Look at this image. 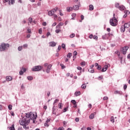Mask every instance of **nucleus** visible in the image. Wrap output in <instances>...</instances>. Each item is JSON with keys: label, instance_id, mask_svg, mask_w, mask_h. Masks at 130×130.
Returning <instances> with one entry per match:
<instances>
[{"label": "nucleus", "instance_id": "f257e3e1", "mask_svg": "<svg viewBox=\"0 0 130 130\" xmlns=\"http://www.w3.org/2000/svg\"><path fill=\"white\" fill-rule=\"evenodd\" d=\"M10 47V44H6L5 43H2L0 45V51H6Z\"/></svg>", "mask_w": 130, "mask_h": 130}, {"label": "nucleus", "instance_id": "f03ea898", "mask_svg": "<svg viewBox=\"0 0 130 130\" xmlns=\"http://www.w3.org/2000/svg\"><path fill=\"white\" fill-rule=\"evenodd\" d=\"M31 114H32V112H30V113H25V116L22 117L21 119V121H23V120H25V122L29 121V122H30Z\"/></svg>", "mask_w": 130, "mask_h": 130}, {"label": "nucleus", "instance_id": "7ed1b4c3", "mask_svg": "<svg viewBox=\"0 0 130 130\" xmlns=\"http://www.w3.org/2000/svg\"><path fill=\"white\" fill-rule=\"evenodd\" d=\"M43 69V67L41 66H34L31 68L32 72H40Z\"/></svg>", "mask_w": 130, "mask_h": 130}, {"label": "nucleus", "instance_id": "20e7f679", "mask_svg": "<svg viewBox=\"0 0 130 130\" xmlns=\"http://www.w3.org/2000/svg\"><path fill=\"white\" fill-rule=\"evenodd\" d=\"M30 123L29 121H26L25 120H23L21 122L20 124L23 126V128H26L27 129H29V126H27Z\"/></svg>", "mask_w": 130, "mask_h": 130}, {"label": "nucleus", "instance_id": "39448f33", "mask_svg": "<svg viewBox=\"0 0 130 130\" xmlns=\"http://www.w3.org/2000/svg\"><path fill=\"white\" fill-rule=\"evenodd\" d=\"M128 49V47L125 46L120 49V51H121L122 54L125 55L126 54V52L127 51Z\"/></svg>", "mask_w": 130, "mask_h": 130}, {"label": "nucleus", "instance_id": "423d86ee", "mask_svg": "<svg viewBox=\"0 0 130 130\" xmlns=\"http://www.w3.org/2000/svg\"><path fill=\"white\" fill-rule=\"evenodd\" d=\"M31 115L30 116V119H36L37 118V114L36 112H31Z\"/></svg>", "mask_w": 130, "mask_h": 130}, {"label": "nucleus", "instance_id": "0eeeda50", "mask_svg": "<svg viewBox=\"0 0 130 130\" xmlns=\"http://www.w3.org/2000/svg\"><path fill=\"white\" fill-rule=\"evenodd\" d=\"M25 72H26V68H24V67H22V69H21V70L19 71L20 76H23Z\"/></svg>", "mask_w": 130, "mask_h": 130}, {"label": "nucleus", "instance_id": "6e6552de", "mask_svg": "<svg viewBox=\"0 0 130 130\" xmlns=\"http://www.w3.org/2000/svg\"><path fill=\"white\" fill-rule=\"evenodd\" d=\"M81 5V3L80 2L78 3V5H75L73 6V9L74 11H78L79 9H80V5Z\"/></svg>", "mask_w": 130, "mask_h": 130}, {"label": "nucleus", "instance_id": "1a4fd4ad", "mask_svg": "<svg viewBox=\"0 0 130 130\" xmlns=\"http://www.w3.org/2000/svg\"><path fill=\"white\" fill-rule=\"evenodd\" d=\"M52 67V65L51 64H49L47 67V69H46V73L47 74H49V73H50V70L51 69V68Z\"/></svg>", "mask_w": 130, "mask_h": 130}, {"label": "nucleus", "instance_id": "9d476101", "mask_svg": "<svg viewBox=\"0 0 130 130\" xmlns=\"http://www.w3.org/2000/svg\"><path fill=\"white\" fill-rule=\"evenodd\" d=\"M49 46H51V47H54L55 46H56V43L54 41L50 42L49 43Z\"/></svg>", "mask_w": 130, "mask_h": 130}, {"label": "nucleus", "instance_id": "9b49d317", "mask_svg": "<svg viewBox=\"0 0 130 130\" xmlns=\"http://www.w3.org/2000/svg\"><path fill=\"white\" fill-rule=\"evenodd\" d=\"M110 24L111 25V26H113V27H115L117 25V24H116V23L111 20H110Z\"/></svg>", "mask_w": 130, "mask_h": 130}, {"label": "nucleus", "instance_id": "f8f14e48", "mask_svg": "<svg viewBox=\"0 0 130 130\" xmlns=\"http://www.w3.org/2000/svg\"><path fill=\"white\" fill-rule=\"evenodd\" d=\"M114 94H115L116 95H117V94H118L119 95H122V91L119 90H115L114 91Z\"/></svg>", "mask_w": 130, "mask_h": 130}, {"label": "nucleus", "instance_id": "ddd939ff", "mask_svg": "<svg viewBox=\"0 0 130 130\" xmlns=\"http://www.w3.org/2000/svg\"><path fill=\"white\" fill-rule=\"evenodd\" d=\"M118 9L120 11H124L125 10V7L123 5H120Z\"/></svg>", "mask_w": 130, "mask_h": 130}, {"label": "nucleus", "instance_id": "4468645a", "mask_svg": "<svg viewBox=\"0 0 130 130\" xmlns=\"http://www.w3.org/2000/svg\"><path fill=\"white\" fill-rule=\"evenodd\" d=\"M74 10V7H68L67 8V12H71V11H73Z\"/></svg>", "mask_w": 130, "mask_h": 130}, {"label": "nucleus", "instance_id": "2eb2a0df", "mask_svg": "<svg viewBox=\"0 0 130 130\" xmlns=\"http://www.w3.org/2000/svg\"><path fill=\"white\" fill-rule=\"evenodd\" d=\"M129 26H130V22L125 23V24H124V27L125 28H129Z\"/></svg>", "mask_w": 130, "mask_h": 130}, {"label": "nucleus", "instance_id": "dca6fc26", "mask_svg": "<svg viewBox=\"0 0 130 130\" xmlns=\"http://www.w3.org/2000/svg\"><path fill=\"white\" fill-rule=\"evenodd\" d=\"M6 81L10 82V81H12V80H13V77H12L11 76H7L6 77Z\"/></svg>", "mask_w": 130, "mask_h": 130}, {"label": "nucleus", "instance_id": "f3484780", "mask_svg": "<svg viewBox=\"0 0 130 130\" xmlns=\"http://www.w3.org/2000/svg\"><path fill=\"white\" fill-rule=\"evenodd\" d=\"M8 128H9L10 130H15V124H13L12 125V126L8 127Z\"/></svg>", "mask_w": 130, "mask_h": 130}, {"label": "nucleus", "instance_id": "a211bd4d", "mask_svg": "<svg viewBox=\"0 0 130 130\" xmlns=\"http://www.w3.org/2000/svg\"><path fill=\"white\" fill-rule=\"evenodd\" d=\"M52 114H56V113L55 112V105H54L53 106V109H52Z\"/></svg>", "mask_w": 130, "mask_h": 130}, {"label": "nucleus", "instance_id": "6ab92c4d", "mask_svg": "<svg viewBox=\"0 0 130 130\" xmlns=\"http://www.w3.org/2000/svg\"><path fill=\"white\" fill-rule=\"evenodd\" d=\"M111 21H113L115 23H117L118 21L117 19H116V18L115 17H113L112 19H110Z\"/></svg>", "mask_w": 130, "mask_h": 130}, {"label": "nucleus", "instance_id": "aec40b11", "mask_svg": "<svg viewBox=\"0 0 130 130\" xmlns=\"http://www.w3.org/2000/svg\"><path fill=\"white\" fill-rule=\"evenodd\" d=\"M125 28L124 26V27L121 26V27H120V31L121 32H122V33H123V32H124V31H125Z\"/></svg>", "mask_w": 130, "mask_h": 130}, {"label": "nucleus", "instance_id": "412c9836", "mask_svg": "<svg viewBox=\"0 0 130 130\" xmlns=\"http://www.w3.org/2000/svg\"><path fill=\"white\" fill-rule=\"evenodd\" d=\"M48 16H50V17H51L52 16H53V12H52V11L51 10L48 12Z\"/></svg>", "mask_w": 130, "mask_h": 130}, {"label": "nucleus", "instance_id": "4be33fe9", "mask_svg": "<svg viewBox=\"0 0 130 130\" xmlns=\"http://www.w3.org/2000/svg\"><path fill=\"white\" fill-rule=\"evenodd\" d=\"M75 96L77 97L79 96V95H81V92L80 91H76L75 93Z\"/></svg>", "mask_w": 130, "mask_h": 130}, {"label": "nucleus", "instance_id": "5701e85b", "mask_svg": "<svg viewBox=\"0 0 130 130\" xmlns=\"http://www.w3.org/2000/svg\"><path fill=\"white\" fill-rule=\"evenodd\" d=\"M94 10V6L92 5H89V11H93Z\"/></svg>", "mask_w": 130, "mask_h": 130}, {"label": "nucleus", "instance_id": "b1692460", "mask_svg": "<svg viewBox=\"0 0 130 130\" xmlns=\"http://www.w3.org/2000/svg\"><path fill=\"white\" fill-rule=\"evenodd\" d=\"M110 67V64H108V65H105L104 66V69H105V70H106V71H107V70H108V67Z\"/></svg>", "mask_w": 130, "mask_h": 130}, {"label": "nucleus", "instance_id": "393cba45", "mask_svg": "<svg viewBox=\"0 0 130 130\" xmlns=\"http://www.w3.org/2000/svg\"><path fill=\"white\" fill-rule=\"evenodd\" d=\"M27 79L28 81H32V80H33V77L31 76H27Z\"/></svg>", "mask_w": 130, "mask_h": 130}, {"label": "nucleus", "instance_id": "a878e982", "mask_svg": "<svg viewBox=\"0 0 130 130\" xmlns=\"http://www.w3.org/2000/svg\"><path fill=\"white\" fill-rule=\"evenodd\" d=\"M94 114L92 113L89 115V118L90 119H93V118H94Z\"/></svg>", "mask_w": 130, "mask_h": 130}, {"label": "nucleus", "instance_id": "bb28decb", "mask_svg": "<svg viewBox=\"0 0 130 130\" xmlns=\"http://www.w3.org/2000/svg\"><path fill=\"white\" fill-rule=\"evenodd\" d=\"M120 6H119V3H115V7L116 8V9H119Z\"/></svg>", "mask_w": 130, "mask_h": 130}, {"label": "nucleus", "instance_id": "cd10ccee", "mask_svg": "<svg viewBox=\"0 0 130 130\" xmlns=\"http://www.w3.org/2000/svg\"><path fill=\"white\" fill-rule=\"evenodd\" d=\"M8 108L9 110H12V109H13V106H12V105H9Z\"/></svg>", "mask_w": 130, "mask_h": 130}, {"label": "nucleus", "instance_id": "c85d7f7f", "mask_svg": "<svg viewBox=\"0 0 130 130\" xmlns=\"http://www.w3.org/2000/svg\"><path fill=\"white\" fill-rule=\"evenodd\" d=\"M71 103H73V105H76V104H77V102L75 100H72L71 101Z\"/></svg>", "mask_w": 130, "mask_h": 130}, {"label": "nucleus", "instance_id": "c756f323", "mask_svg": "<svg viewBox=\"0 0 130 130\" xmlns=\"http://www.w3.org/2000/svg\"><path fill=\"white\" fill-rule=\"evenodd\" d=\"M69 109V106L66 107L63 110V112H67L68 111V109Z\"/></svg>", "mask_w": 130, "mask_h": 130}, {"label": "nucleus", "instance_id": "7c9ffc66", "mask_svg": "<svg viewBox=\"0 0 130 130\" xmlns=\"http://www.w3.org/2000/svg\"><path fill=\"white\" fill-rule=\"evenodd\" d=\"M53 14L57 11V7H56L55 8H54L53 10H51Z\"/></svg>", "mask_w": 130, "mask_h": 130}, {"label": "nucleus", "instance_id": "2f4dec72", "mask_svg": "<svg viewBox=\"0 0 130 130\" xmlns=\"http://www.w3.org/2000/svg\"><path fill=\"white\" fill-rule=\"evenodd\" d=\"M80 64L82 66V67H85V66H86V62L82 61L81 62Z\"/></svg>", "mask_w": 130, "mask_h": 130}, {"label": "nucleus", "instance_id": "473e14b6", "mask_svg": "<svg viewBox=\"0 0 130 130\" xmlns=\"http://www.w3.org/2000/svg\"><path fill=\"white\" fill-rule=\"evenodd\" d=\"M61 47L63 49H64V50H66V44L62 43L61 44Z\"/></svg>", "mask_w": 130, "mask_h": 130}, {"label": "nucleus", "instance_id": "72a5a7b5", "mask_svg": "<svg viewBox=\"0 0 130 130\" xmlns=\"http://www.w3.org/2000/svg\"><path fill=\"white\" fill-rule=\"evenodd\" d=\"M67 56L68 58H71V57H72V53H69L67 54Z\"/></svg>", "mask_w": 130, "mask_h": 130}, {"label": "nucleus", "instance_id": "f704fd0d", "mask_svg": "<svg viewBox=\"0 0 130 130\" xmlns=\"http://www.w3.org/2000/svg\"><path fill=\"white\" fill-rule=\"evenodd\" d=\"M88 72H89V73H91V74L94 73V69H91V70H88Z\"/></svg>", "mask_w": 130, "mask_h": 130}, {"label": "nucleus", "instance_id": "c9c22d12", "mask_svg": "<svg viewBox=\"0 0 130 130\" xmlns=\"http://www.w3.org/2000/svg\"><path fill=\"white\" fill-rule=\"evenodd\" d=\"M124 13L126 15H129V13H130L129 11L128 10H125Z\"/></svg>", "mask_w": 130, "mask_h": 130}, {"label": "nucleus", "instance_id": "e433bc0d", "mask_svg": "<svg viewBox=\"0 0 130 130\" xmlns=\"http://www.w3.org/2000/svg\"><path fill=\"white\" fill-rule=\"evenodd\" d=\"M60 67H61L62 70H63V69H66V66H65L64 65H63V64L61 63V64H60Z\"/></svg>", "mask_w": 130, "mask_h": 130}, {"label": "nucleus", "instance_id": "4c0bfd02", "mask_svg": "<svg viewBox=\"0 0 130 130\" xmlns=\"http://www.w3.org/2000/svg\"><path fill=\"white\" fill-rule=\"evenodd\" d=\"M110 121L112 122V123H114V117H113V116H112L111 117Z\"/></svg>", "mask_w": 130, "mask_h": 130}, {"label": "nucleus", "instance_id": "58836bf2", "mask_svg": "<svg viewBox=\"0 0 130 130\" xmlns=\"http://www.w3.org/2000/svg\"><path fill=\"white\" fill-rule=\"evenodd\" d=\"M28 21H29L30 24H31V23H32V22H33V19L31 17H29L28 18Z\"/></svg>", "mask_w": 130, "mask_h": 130}, {"label": "nucleus", "instance_id": "ea45409f", "mask_svg": "<svg viewBox=\"0 0 130 130\" xmlns=\"http://www.w3.org/2000/svg\"><path fill=\"white\" fill-rule=\"evenodd\" d=\"M86 87H87V86H86V84H83L81 85V88L82 89H86Z\"/></svg>", "mask_w": 130, "mask_h": 130}, {"label": "nucleus", "instance_id": "a19ab883", "mask_svg": "<svg viewBox=\"0 0 130 130\" xmlns=\"http://www.w3.org/2000/svg\"><path fill=\"white\" fill-rule=\"evenodd\" d=\"M22 49H23V47L22 46H19L18 47V51H21V50H22Z\"/></svg>", "mask_w": 130, "mask_h": 130}, {"label": "nucleus", "instance_id": "79ce46f5", "mask_svg": "<svg viewBox=\"0 0 130 130\" xmlns=\"http://www.w3.org/2000/svg\"><path fill=\"white\" fill-rule=\"evenodd\" d=\"M75 34H72L70 35V38H74V37H75Z\"/></svg>", "mask_w": 130, "mask_h": 130}, {"label": "nucleus", "instance_id": "37998d69", "mask_svg": "<svg viewBox=\"0 0 130 130\" xmlns=\"http://www.w3.org/2000/svg\"><path fill=\"white\" fill-rule=\"evenodd\" d=\"M73 55L74 56H76V55H78V52H77V51H74L73 52Z\"/></svg>", "mask_w": 130, "mask_h": 130}, {"label": "nucleus", "instance_id": "c03bdc74", "mask_svg": "<svg viewBox=\"0 0 130 130\" xmlns=\"http://www.w3.org/2000/svg\"><path fill=\"white\" fill-rule=\"evenodd\" d=\"M93 39H94V40H98V37L97 36H93Z\"/></svg>", "mask_w": 130, "mask_h": 130}, {"label": "nucleus", "instance_id": "a18cd8bd", "mask_svg": "<svg viewBox=\"0 0 130 130\" xmlns=\"http://www.w3.org/2000/svg\"><path fill=\"white\" fill-rule=\"evenodd\" d=\"M39 34H42V28H41L39 29Z\"/></svg>", "mask_w": 130, "mask_h": 130}, {"label": "nucleus", "instance_id": "49530a36", "mask_svg": "<svg viewBox=\"0 0 130 130\" xmlns=\"http://www.w3.org/2000/svg\"><path fill=\"white\" fill-rule=\"evenodd\" d=\"M61 103H59V104H58V106H59V108L60 109H61L62 108V106H61Z\"/></svg>", "mask_w": 130, "mask_h": 130}, {"label": "nucleus", "instance_id": "de8ad7c7", "mask_svg": "<svg viewBox=\"0 0 130 130\" xmlns=\"http://www.w3.org/2000/svg\"><path fill=\"white\" fill-rule=\"evenodd\" d=\"M27 33H29V34H31V29L28 28L27 29Z\"/></svg>", "mask_w": 130, "mask_h": 130}, {"label": "nucleus", "instance_id": "09e8293b", "mask_svg": "<svg viewBox=\"0 0 130 130\" xmlns=\"http://www.w3.org/2000/svg\"><path fill=\"white\" fill-rule=\"evenodd\" d=\"M106 35H107V34H106L105 35L102 36V39H103V40L106 39Z\"/></svg>", "mask_w": 130, "mask_h": 130}, {"label": "nucleus", "instance_id": "8fccbe9b", "mask_svg": "<svg viewBox=\"0 0 130 130\" xmlns=\"http://www.w3.org/2000/svg\"><path fill=\"white\" fill-rule=\"evenodd\" d=\"M57 101H58V100L56 99L53 103V106H54V104H55V103H57Z\"/></svg>", "mask_w": 130, "mask_h": 130}, {"label": "nucleus", "instance_id": "3c124183", "mask_svg": "<svg viewBox=\"0 0 130 130\" xmlns=\"http://www.w3.org/2000/svg\"><path fill=\"white\" fill-rule=\"evenodd\" d=\"M44 125L45 126H46L47 127H48V126H49V124H48V123H47L46 122L44 123Z\"/></svg>", "mask_w": 130, "mask_h": 130}, {"label": "nucleus", "instance_id": "603ef678", "mask_svg": "<svg viewBox=\"0 0 130 130\" xmlns=\"http://www.w3.org/2000/svg\"><path fill=\"white\" fill-rule=\"evenodd\" d=\"M60 31H61L60 29H56V30H55V32H56V33H57V34H58V33H59V32H60Z\"/></svg>", "mask_w": 130, "mask_h": 130}, {"label": "nucleus", "instance_id": "864d4df0", "mask_svg": "<svg viewBox=\"0 0 130 130\" xmlns=\"http://www.w3.org/2000/svg\"><path fill=\"white\" fill-rule=\"evenodd\" d=\"M76 16H77V14L76 13H72V17L73 18H75Z\"/></svg>", "mask_w": 130, "mask_h": 130}, {"label": "nucleus", "instance_id": "5fc2aeb1", "mask_svg": "<svg viewBox=\"0 0 130 130\" xmlns=\"http://www.w3.org/2000/svg\"><path fill=\"white\" fill-rule=\"evenodd\" d=\"M9 1L10 0H3V4H6V3H8Z\"/></svg>", "mask_w": 130, "mask_h": 130}, {"label": "nucleus", "instance_id": "6e6d98bb", "mask_svg": "<svg viewBox=\"0 0 130 130\" xmlns=\"http://www.w3.org/2000/svg\"><path fill=\"white\" fill-rule=\"evenodd\" d=\"M126 88H127V85L126 84H125L124 86H123V89L124 90H126Z\"/></svg>", "mask_w": 130, "mask_h": 130}, {"label": "nucleus", "instance_id": "4d7b16f0", "mask_svg": "<svg viewBox=\"0 0 130 130\" xmlns=\"http://www.w3.org/2000/svg\"><path fill=\"white\" fill-rule=\"evenodd\" d=\"M106 70H105V68H104V67L103 68V69H102L101 72H102V73H104V72H106Z\"/></svg>", "mask_w": 130, "mask_h": 130}, {"label": "nucleus", "instance_id": "13d9d810", "mask_svg": "<svg viewBox=\"0 0 130 130\" xmlns=\"http://www.w3.org/2000/svg\"><path fill=\"white\" fill-rule=\"evenodd\" d=\"M97 70H98L99 71H100V70H101V66L99 65V66L97 67Z\"/></svg>", "mask_w": 130, "mask_h": 130}, {"label": "nucleus", "instance_id": "bf43d9fd", "mask_svg": "<svg viewBox=\"0 0 130 130\" xmlns=\"http://www.w3.org/2000/svg\"><path fill=\"white\" fill-rule=\"evenodd\" d=\"M79 121H80V119L79 118H75V121L76 122H79Z\"/></svg>", "mask_w": 130, "mask_h": 130}, {"label": "nucleus", "instance_id": "052dcab7", "mask_svg": "<svg viewBox=\"0 0 130 130\" xmlns=\"http://www.w3.org/2000/svg\"><path fill=\"white\" fill-rule=\"evenodd\" d=\"M50 35H51V34H50V32L49 31L47 32V35H46L47 37H48Z\"/></svg>", "mask_w": 130, "mask_h": 130}, {"label": "nucleus", "instance_id": "680f3d73", "mask_svg": "<svg viewBox=\"0 0 130 130\" xmlns=\"http://www.w3.org/2000/svg\"><path fill=\"white\" fill-rule=\"evenodd\" d=\"M102 79H103V77L102 76H100L98 77V80H102Z\"/></svg>", "mask_w": 130, "mask_h": 130}, {"label": "nucleus", "instance_id": "e2e57ef3", "mask_svg": "<svg viewBox=\"0 0 130 130\" xmlns=\"http://www.w3.org/2000/svg\"><path fill=\"white\" fill-rule=\"evenodd\" d=\"M108 100V97H107V96H104V98H103V100Z\"/></svg>", "mask_w": 130, "mask_h": 130}, {"label": "nucleus", "instance_id": "0e129e2a", "mask_svg": "<svg viewBox=\"0 0 130 130\" xmlns=\"http://www.w3.org/2000/svg\"><path fill=\"white\" fill-rule=\"evenodd\" d=\"M77 70H78V71H82V68L81 67H77Z\"/></svg>", "mask_w": 130, "mask_h": 130}, {"label": "nucleus", "instance_id": "69168bd1", "mask_svg": "<svg viewBox=\"0 0 130 130\" xmlns=\"http://www.w3.org/2000/svg\"><path fill=\"white\" fill-rule=\"evenodd\" d=\"M11 5H14L15 4V0H11Z\"/></svg>", "mask_w": 130, "mask_h": 130}, {"label": "nucleus", "instance_id": "338daca9", "mask_svg": "<svg viewBox=\"0 0 130 130\" xmlns=\"http://www.w3.org/2000/svg\"><path fill=\"white\" fill-rule=\"evenodd\" d=\"M93 36L92 34L90 35L89 36V38H90V39H92V38H93Z\"/></svg>", "mask_w": 130, "mask_h": 130}, {"label": "nucleus", "instance_id": "774afa93", "mask_svg": "<svg viewBox=\"0 0 130 130\" xmlns=\"http://www.w3.org/2000/svg\"><path fill=\"white\" fill-rule=\"evenodd\" d=\"M66 124H67V122L66 121H63V126H66Z\"/></svg>", "mask_w": 130, "mask_h": 130}]
</instances>
